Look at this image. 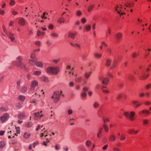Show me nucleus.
Returning a JSON list of instances; mask_svg holds the SVG:
<instances>
[{
  "label": "nucleus",
  "mask_w": 151,
  "mask_h": 151,
  "mask_svg": "<svg viewBox=\"0 0 151 151\" xmlns=\"http://www.w3.org/2000/svg\"><path fill=\"white\" fill-rule=\"evenodd\" d=\"M9 118V115L7 114H4L0 118V120L2 122H4Z\"/></svg>",
  "instance_id": "423d86ee"
},
{
  "label": "nucleus",
  "mask_w": 151,
  "mask_h": 151,
  "mask_svg": "<svg viewBox=\"0 0 151 151\" xmlns=\"http://www.w3.org/2000/svg\"><path fill=\"white\" fill-rule=\"evenodd\" d=\"M149 74H147V76H140L139 79L141 80H144L147 79L148 76Z\"/></svg>",
  "instance_id": "cd10ccee"
},
{
  "label": "nucleus",
  "mask_w": 151,
  "mask_h": 151,
  "mask_svg": "<svg viewBox=\"0 0 151 151\" xmlns=\"http://www.w3.org/2000/svg\"><path fill=\"white\" fill-rule=\"evenodd\" d=\"M124 115L126 117L129 116V113L128 112H125L124 113Z\"/></svg>",
  "instance_id": "0e129e2a"
},
{
  "label": "nucleus",
  "mask_w": 151,
  "mask_h": 151,
  "mask_svg": "<svg viewBox=\"0 0 151 151\" xmlns=\"http://www.w3.org/2000/svg\"><path fill=\"white\" fill-rule=\"evenodd\" d=\"M132 103L134 105H135V107L136 108L139 107L142 105V103H139V101L135 100L132 101Z\"/></svg>",
  "instance_id": "9d476101"
},
{
  "label": "nucleus",
  "mask_w": 151,
  "mask_h": 151,
  "mask_svg": "<svg viewBox=\"0 0 151 151\" xmlns=\"http://www.w3.org/2000/svg\"><path fill=\"white\" fill-rule=\"evenodd\" d=\"M21 82V81L20 80H19L17 81V88L18 89H19L20 86V83Z\"/></svg>",
  "instance_id": "bb28decb"
},
{
  "label": "nucleus",
  "mask_w": 151,
  "mask_h": 151,
  "mask_svg": "<svg viewBox=\"0 0 151 151\" xmlns=\"http://www.w3.org/2000/svg\"><path fill=\"white\" fill-rule=\"evenodd\" d=\"M37 101H38L36 99H34L32 100V103H34L35 104H37Z\"/></svg>",
  "instance_id": "680f3d73"
},
{
  "label": "nucleus",
  "mask_w": 151,
  "mask_h": 151,
  "mask_svg": "<svg viewBox=\"0 0 151 151\" xmlns=\"http://www.w3.org/2000/svg\"><path fill=\"white\" fill-rule=\"evenodd\" d=\"M62 92L60 91V93L59 91L54 92L53 93V96L52 97V99H54V101L55 103L57 102L59 100L60 93H62Z\"/></svg>",
  "instance_id": "7ed1b4c3"
},
{
  "label": "nucleus",
  "mask_w": 151,
  "mask_h": 151,
  "mask_svg": "<svg viewBox=\"0 0 151 151\" xmlns=\"http://www.w3.org/2000/svg\"><path fill=\"white\" fill-rule=\"evenodd\" d=\"M117 64V61L116 60H114L112 63V66H111V68H114L115 67L116 65Z\"/></svg>",
  "instance_id": "5701e85b"
},
{
  "label": "nucleus",
  "mask_w": 151,
  "mask_h": 151,
  "mask_svg": "<svg viewBox=\"0 0 151 151\" xmlns=\"http://www.w3.org/2000/svg\"><path fill=\"white\" fill-rule=\"evenodd\" d=\"M113 151H120L119 149L116 147H114L113 149Z\"/></svg>",
  "instance_id": "69168bd1"
},
{
  "label": "nucleus",
  "mask_w": 151,
  "mask_h": 151,
  "mask_svg": "<svg viewBox=\"0 0 151 151\" xmlns=\"http://www.w3.org/2000/svg\"><path fill=\"white\" fill-rule=\"evenodd\" d=\"M9 36V38L11 40L12 42H15V38L13 37L14 34L9 33V34H7Z\"/></svg>",
  "instance_id": "ddd939ff"
},
{
  "label": "nucleus",
  "mask_w": 151,
  "mask_h": 151,
  "mask_svg": "<svg viewBox=\"0 0 151 151\" xmlns=\"http://www.w3.org/2000/svg\"><path fill=\"white\" fill-rule=\"evenodd\" d=\"M35 54L34 53H32L30 55V58L31 59L35 58Z\"/></svg>",
  "instance_id": "5fc2aeb1"
},
{
  "label": "nucleus",
  "mask_w": 151,
  "mask_h": 151,
  "mask_svg": "<svg viewBox=\"0 0 151 151\" xmlns=\"http://www.w3.org/2000/svg\"><path fill=\"white\" fill-rule=\"evenodd\" d=\"M82 78L81 77H78L75 79V81L77 82H80L82 80Z\"/></svg>",
  "instance_id": "58836bf2"
},
{
  "label": "nucleus",
  "mask_w": 151,
  "mask_h": 151,
  "mask_svg": "<svg viewBox=\"0 0 151 151\" xmlns=\"http://www.w3.org/2000/svg\"><path fill=\"white\" fill-rule=\"evenodd\" d=\"M41 74V72L40 71H34L33 72V74L36 76H39Z\"/></svg>",
  "instance_id": "a878e982"
},
{
  "label": "nucleus",
  "mask_w": 151,
  "mask_h": 151,
  "mask_svg": "<svg viewBox=\"0 0 151 151\" xmlns=\"http://www.w3.org/2000/svg\"><path fill=\"white\" fill-rule=\"evenodd\" d=\"M5 145V143L3 141L0 142V148H2Z\"/></svg>",
  "instance_id": "4c0bfd02"
},
{
  "label": "nucleus",
  "mask_w": 151,
  "mask_h": 151,
  "mask_svg": "<svg viewBox=\"0 0 151 151\" xmlns=\"http://www.w3.org/2000/svg\"><path fill=\"white\" fill-rule=\"evenodd\" d=\"M122 37V34L120 32L117 33L115 35V37L117 40H120Z\"/></svg>",
  "instance_id": "0eeeda50"
},
{
  "label": "nucleus",
  "mask_w": 151,
  "mask_h": 151,
  "mask_svg": "<svg viewBox=\"0 0 151 151\" xmlns=\"http://www.w3.org/2000/svg\"><path fill=\"white\" fill-rule=\"evenodd\" d=\"M102 54L100 53H95V58L99 59L102 56Z\"/></svg>",
  "instance_id": "412c9836"
},
{
  "label": "nucleus",
  "mask_w": 151,
  "mask_h": 151,
  "mask_svg": "<svg viewBox=\"0 0 151 151\" xmlns=\"http://www.w3.org/2000/svg\"><path fill=\"white\" fill-rule=\"evenodd\" d=\"M98 79L99 81H101L102 84L106 85H107L109 81L108 78L105 77L101 76L98 77Z\"/></svg>",
  "instance_id": "f03ea898"
},
{
  "label": "nucleus",
  "mask_w": 151,
  "mask_h": 151,
  "mask_svg": "<svg viewBox=\"0 0 151 151\" xmlns=\"http://www.w3.org/2000/svg\"><path fill=\"white\" fill-rule=\"evenodd\" d=\"M107 52L108 53L111 54V50L110 48H108L107 50Z\"/></svg>",
  "instance_id": "774afa93"
},
{
  "label": "nucleus",
  "mask_w": 151,
  "mask_h": 151,
  "mask_svg": "<svg viewBox=\"0 0 151 151\" xmlns=\"http://www.w3.org/2000/svg\"><path fill=\"white\" fill-rule=\"evenodd\" d=\"M143 125H145L147 124L148 123V121L147 119H144L143 121Z\"/></svg>",
  "instance_id": "09e8293b"
},
{
  "label": "nucleus",
  "mask_w": 151,
  "mask_h": 151,
  "mask_svg": "<svg viewBox=\"0 0 151 151\" xmlns=\"http://www.w3.org/2000/svg\"><path fill=\"white\" fill-rule=\"evenodd\" d=\"M111 60L109 58L107 59L106 60L105 65L106 67H109L111 65Z\"/></svg>",
  "instance_id": "4468645a"
},
{
  "label": "nucleus",
  "mask_w": 151,
  "mask_h": 151,
  "mask_svg": "<svg viewBox=\"0 0 151 151\" xmlns=\"http://www.w3.org/2000/svg\"><path fill=\"white\" fill-rule=\"evenodd\" d=\"M116 139L115 136L113 135H111L109 137V140L110 142H113Z\"/></svg>",
  "instance_id": "6ab92c4d"
},
{
  "label": "nucleus",
  "mask_w": 151,
  "mask_h": 151,
  "mask_svg": "<svg viewBox=\"0 0 151 151\" xmlns=\"http://www.w3.org/2000/svg\"><path fill=\"white\" fill-rule=\"evenodd\" d=\"M41 80L45 83H48V80L47 78L45 76H43L40 78Z\"/></svg>",
  "instance_id": "f3484780"
},
{
  "label": "nucleus",
  "mask_w": 151,
  "mask_h": 151,
  "mask_svg": "<svg viewBox=\"0 0 151 151\" xmlns=\"http://www.w3.org/2000/svg\"><path fill=\"white\" fill-rule=\"evenodd\" d=\"M93 7V5H91L88 8V12H90Z\"/></svg>",
  "instance_id": "4d7b16f0"
},
{
  "label": "nucleus",
  "mask_w": 151,
  "mask_h": 151,
  "mask_svg": "<svg viewBox=\"0 0 151 151\" xmlns=\"http://www.w3.org/2000/svg\"><path fill=\"white\" fill-rule=\"evenodd\" d=\"M75 34L73 33L69 32L68 34V37H70L72 39H73L75 38Z\"/></svg>",
  "instance_id": "4be33fe9"
},
{
  "label": "nucleus",
  "mask_w": 151,
  "mask_h": 151,
  "mask_svg": "<svg viewBox=\"0 0 151 151\" xmlns=\"http://www.w3.org/2000/svg\"><path fill=\"white\" fill-rule=\"evenodd\" d=\"M91 72H88L86 73H85V77L86 78H88L90 75Z\"/></svg>",
  "instance_id": "c03bdc74"
},
{
  "label": "nucleus",
  "mask_w": 151,
  "mask_h": 151,
  "mask_svg": "<svg viewBox=\"0 0 151 151\" xmlns=\"http://www.w3.org/2000/svg\"><path fill=\"white\" fill-rule=\"evenodd\" d=\"M47 72L54 75L56 74L58 72V68L57 67H53L51 66L48 67L46 68Z\"/></svg>",
  "instance_id": "f257e3e1"
},
{
  "label": "nucleus",
  "mask_w": 151,
  "mask_h": 151,
  "mask_svg": "<svg viewBox=\"0 0 151 151\" xmlns=\"http://www.w3.org/2000/svg\"><path fill=\"white\" fill-rule=\"evenodd\" d=\"M151 87V83H148L147 85L145 87V88L146 89H148L150 88Z\"/></svg>",
  "instance_id": "603ef678"
},
{
  "label": "nucleus",
  "mask_w": 151,
  "mask_h": 151,
  "mask_svg": "<svg viewBox=\"0 0 151 151\" xmlns=\"http://www.w3.org/2000/svg\"><path fill=\"white\" fill-rule=\"evenodd\" d=\"M84 28L86 31H89L91 29V26L89 24H87L84 27Z\"/></svg>",
  "instance_id": "7c9ffc66"
},
{
  "label": "nucleus",
  "mask_w": 151,
  "mask_h": 151,
  "mask_svg": "<svg viewBox=\"0 0 151 151\" xmlns=\"http://www.w3.org/2000/svg\"><path fill=\"white\" fill-rule=\"evenodd\" d=\"M35 117L34 118L35 119H37L39 118H40L42 116H43V115L42 114L40 115L39 112L35 113L34 114Z\"/></svg>",
  "instance_id": "2eb2a0df"
},
{
  "label": "nucleus",
  "mask_w": 151,
  "mask_h": 151,
  "mask_svg": "<svg viewBox=\"0 0 151 151\" xmlns=\"http://www.w3.org/2000/svg\"><path fill=\"white\" fill-rule=\"evenodd\" d=\"M15 4V2L13 0H11L9 2V4L11 6L14 5Z\"/></svg>",
  "instance_id": "de8ad7c7"
},
{
  "label": "nucleus",
  "mask_w": 151,
  "mask_h": 151,
  "mask_svg": "<svg viewBox=\"0 0 151 151\" xmlns=\"http://www.w3.org/2000/svg\"><path fill=\"white\" fill-rule=\"evenodd\" d=\"M27 78L28 80H29L31 78V76L29 73H28L27 75Z\"/></svg>",
  "instance_id": "6e6d98bb"
},
{
  "label": "nucleus",
  "mask_w": 151,
  "mask_h": 151,
  "mask_svg": "<svg viewBox=\"0 0 151 151\" xmlns=\"http://www.w3.org/2000/svg\"><path fill=\"white\" fill-rule=\"evenodd\" d=\"M38 86V82L35 80H34L31 82V90L32 91L34 90L35 87Z\"/></svg>",
  "instance_id": "20e7f679"
},
{
  "label": "nucleus",
  "mask_w": 151,
  "mask_h": 151,
  "mask_svg": "<svg viewBox=\"0 0 151 151\" xmlns=\"http://www.w3.org/2000/svg\"><path fill=\"white\" fill-rule=\"evenodd\" d=\"M138 113L139 115H141L142 114H143L146 115H149L150 114V112L148 110L144 109L141 111H139Z\"/></svg>",
  "instance_id": "6e6552de"
},
{
  "label": "nucleus",
  "mask_w": 151,
  "mask_h": 151,
  "mask_svg": "<svg viewBox=\"0 0 151 151\" xmlns=\"http://www.w3.org/2000/svg\"><path fill=\"white\" fill-rule=\"evenodd\" d=\"M16 65L20 67L21 69L24 70L25 71L27 70V68L25 65L23 63H16Z\"/></svg>",
  "instance_id": "39448f33"
},
{
  "label": "nucleus",
  "mask_w": 151,
  "mask_h": 151,
  "mask_svg": "<svg viewBox=\"0 0 151 151\" xmlns=\"http://www.w3.org/2000/svg\"><path fill=\"white\" fill-rule=\"evenodd\" d=\"M57 22L58 23H61L65 22V20L64 18L60 17L57 20Z\"/></svg>",
  "instance_id": "473e14b6"
},
{
  "label": "nucleus",
  "mask_w": 151,
  "mask_h": 151,
  "mask_svg": "<svg viewBox=\"0 0 151 151\" xmlns=\"http://www.w3.org/2000/svg\"><path fill=\"white\" fill-rule=\"evenodd\" d=\"M103 130V128H101L99 130V133L97 134V137L98 138H100L102 136V132Z\"/></svg>",
  "instance_id": "a211bd4d"
},
{
  "label": "nucleus",
  "mask_w": 151,
  "mask_h": 151,
  "mask_svg": "<svg viewBox=\"0 0 151 151\" xmlns=\"http://www.w3.org/2000/svg\"><path fill=\"white\" fill-rule=\"evenodd\" d=\"M102 114V110L101 109H99L97 112V114L99 116H100Z\"/></svg>",
  "instance_id": "13d9d810"
},
{
  "label": "nucleus",
  "mask_w": 151,
  "mask_h": 151,
  "mask_svg": "<svg viewBox=\"0 0 151 151\" xmlns=\"http://www.w3.org/2000/svg\"><path fill=\"white\" fill-rule=\"evenodd\" d=\"M126 138V136L124 134H122L120 137V139L122 141L124 140Z\"/></svg>",
  "instance_id": "72a5a7b5"
},
{
  "label": "nucleus",
  "mask_w": 151,
  "mask_h": 151,
  "mask_svg": "<svg viewBox=\"0 0 151 151\" xmlns=\"http://www.w3.org/2000/svg\"><path fill=\"white\" fill-rule=\"evenodd\" d=\"M73 111L71 109H69L68 111V113L69 115H71L73 113Z\"/></svg>",
  "instance_id": "e2e57ef3"
},
{
  "label": "nucleus",
  "mask_w": 151,
  "mask_h": 151,
  "mask_svg": "<svg viewBox=\"0 0 151 151\" xmlns=\"http://www.w3.org/2000/svg\"><path fill=\"white\" fill-rule=\"evenodd\" d=\"M145 94L143 92H141L139 94V96L140 97H142L144 96Z\"/></svg>",
  "instance_id": "864d4df0"
},
{
  "label": "nucleus",
  "mask_w": 151,
  "mask_h": 151,
  "mask_svg": "<svg viewBox=\"0 0 151 151\" xmlns=\"http://www.w3.org/2000/svg\"><path fill=\"white\" fill-rule=\"evenodd\" d=\"M81 14V12L80 11H78L76 12V15L77 16H80Z\"/></svg>",
  "instance_id": "338daca9"
},
{
  "label": "nucleus",
  "mask_w": 151,
  "mask_h": 151,
  "mask_svg": "<svg viewBox=\"0 0 151 151\" xmlns=\"http://www.w3.org/2000/svg\"><path fill=\"white\" fill-rule=\"evenodd\" d=\"M30 136V134L29 133L25 132L24 135V138L26 139L29 138Z\"/></svg>",
  "instance_id": "f704fd0d"
},
{
  "label": "nucleus",
  "mask_w": 151,
  "mask_h": 151,
  "mask_svg": "<svg viewBox=\"0 0 151 151\" xmlns=\"http://www.w3.org/2000/svg\"><path fill=\"white\" fill-rule=\"evenodd\" d=\"M18 99L21 100L23 101L25 99V97L24 96L20 95L19 96Z\"/></svg>",
  "instance_id": "ea45409f"
},
{
  "label": "nucleus",
  "mask_w": 151,
  "mask_h": 151,
  "mask_svg": "<svg viewBox=\"0 0 151 151\" xmlns=\"http://www.w3.org/2000/svg\"><path fill=\"white\" fill-rule=\"evenodd\" d=\"M35 64L36 66L40 68H41L43 66V64L41 62H37Z\"/></svg>",
  "instance_id": "2f4dec72"
},
{
  "label": "nucleus",
  "mask_w": 151,
  "mask_h": 151,
  "mask_svg": "<svg viewBox=\"0 0 151 151\" xmlns=\"http://www.w3.org/2000/svg\"><path fill=\"white\" fill-rule=\"evenodd\" d=\"M85 144L87 148H88L91 144V142L89 140H87L86 141Z\"/></svg>",
  "instance_id": "b1692460"
},
{
  "label": "nucleus",
  "mask_w": 151,
  "mask_h": 151,
  "mask_svg": "<svg viewBox=\"0 0 151 151\" xmlns=\"http://www.w3.org/2000/svg\"><path fill=\"white\" fill-rule=\"evenodd\" d=\"M139 55V53L136 52L133 53L132 55V57L134 58L137 57Z\"/></svg>",
  "instance_id": "37998d69"
},
{
  "label": "nucleus",
  "mask_w": 151,
  "mask_h": 151,
  "mask_svg": "<svg viewBox=\"0 0 151 151\" xmlns=\"http://www.w3.org/2000/svg\"><path fill=\"white\" fill-rule=\"evenodd\" d=\"M0 109L2 111H6L8 110V109L5 107H1L0 108Z\"/></svg>",
  "instance_id": "49530a36"
},
{
  "label": "nucleus",
  "mask_w": 151,
  "mask_h": 151,
  "mask_svg": "<svg viewBox=\"0 0 151 151\" xmlns=\"http://www.w3.org/2000/svg\"><path fill=\"white\" fill-rule=\"evenodd\" d=\"M135 115V113L134 111H132L130 112L129 116V118L131 121H133L134 120V116Z\"/></svg>",
  "instance_id": "1a4fd4ad"
},
{
  "label": "nucleus",
  "mask_w": 151,
  "mask_h": 151,
  "mask_svg": "<svg viewBox=\"0 0 151 151\" xmlns=\"http://www.w3.org/2000/svg\"><path fill=\"white\" fill-rule=\"evenodd\" d=\"M17 60L18 62L17 63H22L21 62L22 60V57L21 56H19L17 58Z\"/></svg>",
  "instance_id": "c756f323"
},
{
  "label": "nucleus",
  "mask_w": 151,
  "mask_h": 151,
  "mask_svg": "<svg viewBox=\"0 0 151 151\" xmlns=\"http://www.w3.org/2000/svg\"><path fill=\"white\" fill-rule=\"evenodd\" d=\"M40 42L39 41H38L35 42V44L38 46H39L40 45Z\"/></svg>",
  "instance_id": "052dcab7"
},
{
  "label": "nucleus",
  "mask_w": 151,
  "mask_h": 151,
  "mask_svg": "<svg viewBox=\"0 0 151 151\" xmlns=\"http://www.w3.org/2000/svg\"><path fill=\"white\" fill-rule=\"evenodd\" d=\"M32 125V123L31 122H29L26 124V126L29 127H31Z\"/></svg>",
  "instance_id": "a18cd8bd"
},
{
  "label": "nucleus",
  "mask_w": 151,
  "mask_h": 151,
  "mask_svg": "<svg viewBox=\"0 0 151 151\" xmlns=\"http://www.w3.org/2000/svg\"><path fill=\"white\" fill-rule=\"evenodd\" d=\"M26 22L25 19L23 18H21L19 19L18 21V24L21 26H23L25 24Z\"/></svg>",
  "instance_id": "9b49d317"
},
{
  "label": "nucleus",
  "mask_w": 151,
  "mask_h": 151,
  "mask_svg": "<svg viewBox=\"0 0 151 151\" xmlns=\"http://www.w3.org/2000/svg\"><path fill=\"white\" fill-rule=\"evenodd\" d=\"M134 4L133 2H132L131 3H126L125 4V5L127 7H132L134 6Z\"/></svg>",
  "instance_id": "aec40b11"
},
{
  "label": "nucleus",
  "mask_w": 151,
  "mask_h": 151,
  "mask_svg": "<svg viewBox=\"0 0 151 151\" xmlns=\"http://www.w3.org/2000/svg\"><path fill=\"white\" fill-rule=\"evenodd\" d=\"M70 44L71 46H73L75 47V46H76L77 47H78L79 49H81V47L79 45H78L77 43H75L74 45L73 43L70 42Z\"/></svg>",
  "instance_id": "a19ab883"
},
{
  "label": "nucleus",
  "mask_w": 151,
  "mask_h": 151,
  "mask_svg": "<svg viewBox=\"0 0 151 151\" xmlns=\"http://www.w3.org/2000/svg\"><path fill=\"white\" fill-rule=\"evenodd\" d=\"M27 90V88L26 87H22L21 89V91L22 93L25 92Z\"/></svg>",
  "instance_id": "79ce46f5"
},
{
  "label": "nucleus",
  "mask_w": 151,
  "mask_h": 151,
  "mask_svg": "<svg viewBox=\"0 0 151 151\" xmlns=\"http://www.w3.org/2000/svg\"><path fill=\"white\" fill-rule=\"evenodd\" d=\"M45 35V33L43 32H41L40 31H37V35L38 36H40L42 35Z\"/></svg>",
  "instance_id": "e433bc0d"
},
{
  "label": "nucleus",
  "mask_w": 151,
  "mask_h": 151,
  "mask_svg": "<svg viewBox=\"0 0 151 151\" xmlns=\"http://www.w3.org/2000/svg\"><path fill=\"white\" fill-rule=\"evenodd\" d=\"M51 36L52 37H58V35L57 34L54 33H52L51 34Z\"/></svg>",
  "instance_id": "8fccbe9b"
},
{
  "label": "nucleus",
  "mask_w": 151,
  "mask_h": 151,
  "mask_svg": "<svg viewBox=\"0 0 151 151\" xmlns=\"http://www.w3.org/2000/svg\"><path fill=\"white\" fill-rule=\"evenodd\" d=\"M30 59L29 60V63L30 65L31 66L33 65H34L37 61V59L36 58L31 59Z\"/></svg>",
  "instance_id": "f8f14e48"
},
{
  "label": "nucleus",
  "mask_w": 151,
  "mask_h": 151,
  "mask_svg": "<svg viewBox=\"0 0 151 151\" xmlns=\"http://www.w3.org/2000/svg\"><path fill=\"white\" fill-rule=\"evenodd\" d=\"M103 122V124H106L107 122H109L110 121V119L107 117H104L102 118Z\"/></svg>",
  "instance_id": "dca6fc26"
},
{
  "label": "nucleus",
  "mask_w": 151,
  "mask_h": 151,
  "mask_svg": "<svg viewBox=\"0 0 151 151\" xmlns=\"http://www.w3.org/2000/svg\"><path fill=\"white\" fill-rule=\"evenodd\" d=\"M18 117L19 119H22L25 117V114L24 113L20 114L18 115Z\"/></svg>",
  "instance_id": "c85d7f7f"
},
{
  "label": "nucleus",
  "mask_w": 151,
  "mask_h": 151,
  "mask_svg": "<svg viewBox=\"0 0 151 151\" xmlns=\"http://www.w3.org/2000/svg\"><path fill=\"white\" fill-rule=\"evenodd\" d=\"M101 90L103 93H105L108 94L109 93V91L106 89H102V90Z\"/></svg>",
  "instance_id": "3c124183"
},
{
  "label": "nucleus",
  "mask_w": 151,
  "mask_h": 151,
  "mask_svg": "<svg viewBox=\"0 0 151 151\" xmlns=\"http://www.w3.org/2000/svg\"><path fill=\"white\" fill-rule=\"evenodd\" d=\"M102 126L104 128L105 131L106 133H108L109 132V128L108 127L106 124H103Z\"/></svg>",
  "instance_id": "393cba45"
},
{
  "label": "nucleus",
  "mask_w": 151,
  "mask_h": 151,
  "mask_svg": "<svg viewBox=\"0 0 151 151\" xmlns=\"http://www.w3.org/2000/svg\"><path fill=\"white\" fill-rule=\"evenodd\" d=\"M5 13V11L0 9V14L2 15H4Z\"/></svg>",
  "instance_id": "bf43d9fd"
},
{
  "label": "nucleus",
  "mask_w": 151,
  "mask_h": 151,
  "mask_svg": "<svg viewBox=\"0 0 151 151\" xmlns=\"http://www.w3.org/2000/svg\"><path fill=\"white\" fill-rule=\"evenodd\" d=\"M127 78L129 80H132L134 79V77L133 75H130L127 77Z\"/></svg>",
  "instance_id": "c9c22d12"
}]
</instances>
